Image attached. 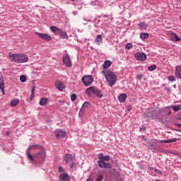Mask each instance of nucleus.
Wrapping results in <instances>:
<instances>
[{"label": "nucleus", "mask_w": 181, "mask_h": 181, "mask_svg": "<svg viewBox=\"0 0 181 181\" xmlns=\"http://www.w3.org/2000/svg\"><path fill=\"white\" fill-rule=\"evenodd\" d=\"M90 105H91V103L88 101H86L83 104L81 108H83V110H86V108H88V107H90Z\"/></svg>", "instance_id": "nucleus-29"}, {"label": "nucleus", "mask_w": 181, "mask_h": 181, "mask_svg": "<svg viewBox=\"0 0 181 181\" xmlns=\"http://www.w3.org/2000/svg\"><path fill=\"white\" fill-rule=\"evenodd\" d=\"M111 159L110 156H104L103 153L99 154V160L98 161V166L103 169H110L111 164L107 163L105 162H108Z\"/></svg>", "instance_id": "nucleus-3"}, {"label": "nucleus", "mask_w": 181, "mask_h": 181, "mask_svg": "<svg viewBox=\"0 0 181 181\" xmlns=\"http://www.w3.org/2000/svg\"><path fill=\"white\" fill-rule=\"evenodd\" d=\"M11 107H16L18 104H19V99H14L11 101Z\"/></svg>", "instance_id": "nucleus-26"}, {"label": "nucleus", "mask_w": 181, "mask_h": 181, "mask_svg": "<svg viewBox=\"0 0 181 181\" xmlns=\"http://www.w3.org/2000/svg\"><path fill=\"white\" fill-rule=\"evenodd\" d=\"M111 61H105L103 64V69H105V70H107V69H110V67H111Z\"/></svg>", "instance_id": "nucleus-23"}, {"label": "nucleus", "mask_w": 181, "mask_h": 181, "mask_svg": "<svg viewBox=\"0 0 181 181\" xmlns=\"http://www.w3.org/2000/svg\"><path fill=\"white\" fill-rule=\"evenodd\" d=\"M118 100L120 103H125V100H127V94H120L118 97Z\"/></svg>", "instance_id": "nucleus-21"}, {"label": "nucleus", "mask_w": 181, "mask_h": 181, "mask_svg": "<svg viewBox=\"0 0 181 181\" xmlns=\"http://www.w3.org/2000/svg\"><path fill=\"white\" fill-rule=\"evenodd\" d=\"M134 57L136 60L145 62V60H146V54L144 52H136L134 54Z\"/></svg>", "instance_id": "nucleus-10"}, {"label": "nucleus", "mask_w": 181, "mask_h": 181, "mask_svg": "<svg viewBox=\"0 0 181 181\" xmlns=\"http://www.w3.org/2000/svg\"><path fill=\"white\" fill-rule=\"evenodd\" d=\"M148 37H149V34L146 33H143L140 34V38L142 39V40H144V39H148Z\"/></svg>", "instance_id": "nucleus-28"}, {"label": "nucleus", "mask_w": 181, "mask_h": 181, "mask_svg": "<svg viewBox=\"0 0 181 181\" xmlns=\"http://www.w3.org/2000/svg\"><path fill=\"white\" fill-rule=\"evenodd\" d=\"M177 127H179L180 128H181V124H177Z\"/></svg>", "instance_id": "nucleus-47"}, {"label": "nucleus", "mask_w": 181, "mask_h": 181, "mask_svg": "<svg viewBox=\"0 0 181 181\" xmlns=\"http://www.w3.org/2000/svg\"><path fill=\"white\" fill-rule=\"evenodd\" d=\"M86 94H87L90 98H95V87L91 86L86 90Z\"/></svg>", "instance_id": "nucleus-9"}, {"label": "nucleus", "mask_w": 181, "mask_h": 181, "mask_svg": "<svg viewBox=\"0 0 181 181\" xmlns=\"http://www.w3.org/2000/svg\"><path fill=\"white\" fill-rule=\"evenodd\" d=\"M175 74L177 78H181V65L175 67Z\"/></svg>", "instance_id": "nucleus-14"}, {"label": "nucleus", "mask_w": 181, "mask_h": 181, "mask_svg": "<svg viewBox=\"0 0 181 181\" xmlns=\"http://www.w3.org/2000/svg\"><path fill=\"white\" fill-rule=\"evenodd\" d=\"M178 119H181V117H179Z\"/></svg>", "instance_id": "nucleus-49"}, {"label": "nucleus", "mask_w": 181, "mask_h": 181, "mask_svg": "<svg viewBox=\"0 0 181 181\" xmlns=\"http://www.w3.org/2000/svg\"><path fill=\"white\" fill-rule=\"evenodd\" d=\"M102 74L104 75L110 87H112L113 86H115V83H117V77L115 74V72L111 71V70H103L102 71Z\"/></svg>", "instance_id": "nucleus-1"}, {"label": "nucleus", "mask_w": 181, "mask_h": 181, "mask_svg": "<svg viewBox=\"0 0 181 181\" xmlns=\"http://www.w3.org/2000/svg\"><path fill=\"white\" fill-rule=\"evenodd\" d=\"M103 179H104V176L103 175H100L95 181H103Z\"/></svg>", "instance_id": "nucleus-39"}, {"label": "nucleus", "mask_w": 181, "mask_h": 181, "mask_svg": "<svg viewBox=\"0 0 181 181\" xmlns=\"http://www.w3.org/2000/svg\"><path fill=\"white\" fill-rule=\"evenodd\" d=\"M133 46L132 44L131 43H127L125 45V49H127V50H130V49H132Z\"/></svg>", "instance_id": "nucleus-34"}, {"label": "nucleus", "mask_w": 181, "mask_h": 181, "mask_svg": "<svg viewBox=\"0 0 181 181\" xmlns=\"http://www.w3.org/2000/svg\"><path fill=\"white\" fill-rule=\"evenodd\" d=\"M62 62L66 67H71V60L70 59V56H69V54H66L64 55Z\"/></svg>", "instance_id": "nucleus-11"}, {"label": "nucleus", "mask_w": 181, "mask_h": 181, "mask_svg": "<svg viewBox=\"0 0 181 181\" xmlns=\"http://www.w3.org/2000/svg\"><path fill=\"white\" fill-rule=\"evenodd\" d=\"M82 81L84 86H88L93 84V81H94V78H93V76L91 75H86L82 78Z\"/></svg>", "instance_id": "nucleus-6"}, {"label": "nucleus", "mask_w": 181, "mask_h": 181, "mask_svg": "<svg viewBox=\"0 0 181 181\" xmlns=\"http://www.w3.org/2000/svg\"><path fill=\"white\" fill-rule=\"evenodd\" d=\"M8 57L14 63H26L29 60V57L23 54H12L10 52Z\"/></svg>", "instance_id": "nucleus-2"}, {"label": "nucleus", "mask_w": 181, "mask_h": 181, "mask_svg": "<svg viewBox=\"0 0 181 181\" xmlns=\"http://www.w3.org/2000/svg\"><path fill=\"white\" fill-rule=\"evenodd\" d=\"M131 110H132V106H127V111H131Z\"/></svg>", "instance_id": "nucleus-44"}, {"label": "nucleus", "mask_w": 181, "mask_h": 181, "mask_svg": "<svg viewBox=\"0 0 181 181\" xmlns=\"http://www.w3.org/2000/svg\"><path fill=\"white\" fill-rule=\"evenodd\" d=\"M52 32H53V33H54L55 35H60V32L62 30V29L56 27V26H51L50 28Z\"/></svg>", "instance_id": "nucleus-18"}, {"label": "nucleus", "mask_w": 181, "mask_h": 181, "mask_svg": "<svg viewBox=\"0 0 181 181\" xmlns=\"http://www.w3.org/2000/svg\"><path fill=\"white\" fill-rule=\"evenodd\" d=\"M55 136L57 139H62L66 136V132L62 129H57L55 131Z\"/></svg>", "instance_id": "nucleus-12"}, {"label": "nucleus", "mask_w": 181, "mask_h": 181, "mask_svg": "<svg viewBox=\"0 0 181 181\" xmlns=\"http://www.w3.org/2000/svg\"><path fill=\"white\" fill-rule=\"evenodd\" d=\"M58 171L59 172V173H62V172H64V169L63 168V167L59 166Z\"/></svg>", "instance_id": "nucleus-41"}, {"label": "nucleus", "mask_w": 181, "mask_h": 181, "mask_svg": "<svg viewBox=\"0 0 181 181\" xmlns=\"http://www.w3.org/2000/svg\"><path fill=\"white\" fill-rule=\"evenodd\" d=\"M40 147H42V146L39 144L31 145L28 147L27 155L30 160H32V162H34V163L35 162V158H33V156L30 154V151H33L35 149H40Z\"/></svg>", "instance_id": "nucleus-5"}, {"label": "nucleus", "mask_w": 181, "mask_h": 181, "mask_svg": "<svg viewBox=\"0 0 181 181\" xmlns=\"http://www.w3.org/2000/svg\"><path fill=\"white\" fill-rule=\"evenodd\" d=\"M1 90L3 95H5V90H4V83L1 84Z\"/></svg>", "instance_id": "nucleus-38"}, {"label": "nucleus", "mask_w": 181, "mask_h": 181, "mask_svg": "<svg viewBox=\"0 0 181 181\" xmlns=\"http://www.w3.org/2000/svg\"><path fill=\"white\" fill-rule=\"evenodd\" d=\"M170 40L173 42H180L181 38L176 33H171Z\"/></svg>", "instance_id": "nucleus-16"}, {"label": "nucleus", "mask_w": 181, "mask_h": 181, "mask_svg": "<svg viewBox=\"0 0 181 181\" xmlns=\"http://www.w3.org/2000/svg\"><path fill=\"white\" fill-rule=\"evenodd\" d=\"M59 35H61L62 39H69V35H67V33H66V31L61 30V31H59Z\"/></svg>", "instance_id": "nucleus-25"}, {"label": "nucleus", "mask_w": 181, "mask_h": 181, "mask_svg": "<svg viewBox=\"0 0 181 181\" xmlns=\"http://www.w3.org/2000/svg\"><path fill=\"white\" fill-rule=\"evenodd\" d=\"M55 87L59 91H63L64 90V83L63 81L57 80L55 81Z\"/></svg>", "instance_id": "nucleus-13"}, {"label": "nucleus", "mask_w": 181, "mask_h": 181, "mask_svg": "<svg viewBox=\"0 0 181 181\" xmlns=\"http://www.w3.org/2000/svg\"><path fill=\"white\" fill-rule=\"evenodd\" d=\"M49 103V99L47 98H42L40 101V105L44 106Z\"/></svg>", "instance_id": "nucleus-24"}, {"label": "nucleus", "mask_w": 181, "mask_h": 181, "mask_svg": "<svg viewBox=\"0 0 181 181\" xmlns=\"http://www.w3.org/2000/svg\"><path fill=\"white\" fill-rule=\"evenodd\" d=\"M95 42L97 45H100V43H103V36L101 35H98Z\"/></svg>", "instance_id": "nucleus-22"}, {"label": "nucleus", "mask_w": 181, "mask_h": 181, "mask_svg": "<svg viewBox=\"0 0 181 181\" xmlns=\"http://www.w3.org/2000/svg\"><path fill=\"white\" fill-rule=\"evenodd\" d=\"M143 139H144V136H143Z\"/></svg>", "instance_id": "nucleus-51"}, {"label": "nucleus", "mask_w": 181, "mask_h": 181, "mask_svg": "<svg viewBox=\"0 0 181 181\" xmlns=\"http://www.w3.org/2000/svg\"><path fill=\"white\" fill-rule=\"evenodd\" d=\"M148 169H149L150 170H155V168H152V167H148Z\"/></svg>", "instance_id": "nucleus-46"}, {"label": "nucleus", "mask_w": 181, "mask_h": 181, "mask_svg": "<svg viewBox=\"0 0 181 181\" xmlns=\"http://www.w3.org/2000/svg\"><path fill=\"white\" fill-rule=\"evenodd\" d=\"M154 172L156 173H158V175H162V171H160V170H158L156 168H154Z\"/></svg>", "instance_id": "nucleus-40"}, {"label": "nucleus", "mask_w": 181, "mask_h": 181, "mask_svg": "<svg viewBox=\"0 0 181 181\" xmlns=\"http://www.w3.org/2000/svg\"><path fill=\"white\" fill-rule=\"evenodd\" d=\"M40 151L38 153H36L33 155L34 158H37V159H45L46 158V153L45 152V148L40 147Z\"/></svg>", "instance_id": "nucleus-7"}, {"label": "nucleus", "mask_w": 181, "mask_h": 181, "mask_svg": "<svg viewBox=\"0 0 181 181\" xmlns=\"http://www.w3.org/2000/svg\"><path fill=\"white\" fill-rule=\"evenodd\" d=\"M168 91H169V89H168Z\"/></svg>", "instance_id": "nucleus-50"}, {"label": "nucleus", "mask_w": 181, "mask_h": 181, "mask_svg": "<svg viewBox=\"0 0 181 181\" xmlns=\"http://www.w3.org/2000/svg\"><path fill=\"white\" fill-rule=\"evenodd\" d=\"M91 177V176H90L86 181H90V178Z\"/></svg>", "instance_id": "nucleus-48"}, {"label": "nucleus", "mask_w": 181, "mask_h": 181, "mask_svg": "<svg viewBox=\"0 0 181 181\" xmlns=\"http://www.w3.org/2000/svg\"><path fill=\"white\" fill-rule=\"evenodd\" d=\"M95 95H96V97H98V98H103V90L95 88Z\"/></svg>", "instance_id": "nucleus-19"}, {"label": "nucleus", "mask_w": 181, "mask_h": 181, "mask_svg": "<svg viewBox=\"0 0 181 181\" xmlns=\"http://www.w3.org/2000/svg\"><path fill=\"white\" fill-rule=\"evenodd\" d=\"M60 181H70V176L68 174H62L59 175Z\"/></svg>", "instance_id": "nucleus-17"}, {"label": "nucleus", "mask_w": 181, "mask_h": 181, "mask_svg": "<svg viewBox=\"0 0 181 181\" xmlns=\"http://www.w3.org/2000/svg\"><path fill=\"white\" fill-rule=\"evenodd\" d=\"M58 102H59L60 104H64V100H59Z\"/></svg>", "instance_id": "nucleus-45"}, {"label": "nucleus", "mask_w": 181, "mask_h": 181, "mask_svg": "<svg viewBox=\"0 0 181 181\" xmlns=\"http://www.w3.org/2000/svg\"><path fill=\"white\" fill-rule=\"evenodd\" d=\"M144 77V74H139L137 75L136 76V79L137 80H139V81H141V80H142V78Z\"/></svg>", "instance_id": "nucleus-37"}, {"label": "nucleus", "mask_w": 181, "mask_h": 181, "mask_svg": "<svg viewBox=\"0 0 181 181\" xmlns=\"http://www.w3.org/2000/svg\"><path fill=\"white\" fill-rule=\"evenodd\" d=\"M153 112H149L147 111L144 113V118H146V119H147V121H149V119H153Z\"/></svg>", "instance_id": "nucleus-15"}, {"label": "nucleus", "mask_w": 181, "mask_h": 181, "mask_svg": "<svg viewBox=\"0 0 181 181\" xmlns=\"http://www.w3.org/2000/svg\"><path fill=\"white\" fill-rule=\"evenodd\" d=\"M168 78L169 81H176V78L174 76H170Z\"/></svg>", "instance_id": "nucleus-35"}, {"label": "nucleus", "mask_w": 181, "mask_h": 181, "mask_svg": "<svg viewBox=\"0 0 181 181\" xmlns=\"http://www.w3.org/2000/svg\"><path fill=\"white\" fill-rule=\"evenodd\" d=\"M34 98H35V93H31L30 99L33 100Z\"/></svg>", "instance_id": "nucleus-43"}, {"label": "nucleus", "mask_w": 181, "mask_h": 181, "mask_svg": "<svg viewBox=\"0 0 181 181\" xmlns=\"http://www.w3.org/2000/svg\"><path fill=\"white\" fill-rule=\"evenodd\" d=\"M84 112H86V110L83 108H81L78 113L79 118H83V117H84Z\"/></svg>", "instance_id": "nucleus-31"}, {"label": "nucleus", "mask_w": 181, "mask_h": 181, "mask_svg": "<svg viewBox=\"0 0 181 181\" xmlns=\"http://www.w3.org/2000/svg\"><path fill=\"white\" fill-rule=\"evenodd\" d=\"M75 159L76 157H74V156H73L72 154L65 155V163H67V165H69L71 169H73V168L76 166V163H74Z\"/></svg>", "instance_id": "nucleus-4"}, {"label": "nucleus", "mask_w": 181, "mask_h": 181, "mask_svg": "<svg viewBox=\"0 0 181 181\" xmlns=\"http://www.w3.org/2000/svg\"><path fill=\"white\" fill-rule=\"evenodd\" d=\"M35 35H37V36H38L40 39H42V40H47V42H50V40H52V36L49 35L48 34L35 32Z\"/></svg>", "instance_id": "nucleus-8"}, {"label": "nucleus", "mask_w": 181, "mask_h": 181, "mask_svg": "<svg viewBox=\"0 0 181 181\" xmlns=\"http://www.w3.org/2000/svg\"><path fill=\"white\" fill-rule=\"evenodd\" d=\"M171 108H173L175 112H177V111H180L181 110V105H172Z\"/></svg>", "instance_id": "nucleus-27"}, {"label": "nucleus", "mask_w": 181, "mask_h": 181, "mask_svg": "<svg viewBox=\"0 0 181 181\" xmlns=\"http://www.w3.org/2000/svg\"><path fill=\"white\" fill-rule=\"evenodd\" d=\"M148 71H153L154 70H156V65H151L148 66Z\"/></svg>", "instance_id": "nucleus-32"}, {"label": "nucleus", "mask_w": 181, "mask_h": 181, "mask_svg": "<svg viewBox=\"0 0 181 181\" xmlns=\"http://www.w3.org/2000/svg\"><path fill=\"white\" fill-rule=\"evenodd\" d=\"M20 81H21V83H25V81H26V76H25V75L21 76Z\"/></svg>", "instance_id": "nucleus-33"}, {"label": "nucleus", "mask_w": 181, "mask_h": 181, "mask_svg": "<svg viewBox=\"0 0 181 181\" xmlns=\"http://www.w3.org/2000/svg\"><path fill=\"white\" fill-rule=\"evenodd\" d=\"M139 28L141 30H144L148 28V25H146L145 23H141L139 24Z\"/></svg>", "instance_id": "nucleus-30"}, {"label": "nucleus", "mask_w": 181, "mask_h": 181, "mask_svg": "<svg viewBox=\"0 0 181 181\" xmlns=\"http://www.w3.org/2000/svg\"><path fill=\"white\" fill-rule=\"evenodd\" d=\"M71 101H76V100H77V95L76 94H72L71 96Z\"/></svg>", "instance_id": "nucleus-36"}, {"label": "nucleus", "mask_w": 181, "mask_h": 181, "mask_svg": "<svg viewBox=\"0 0 181 181\" xmlns=\"http://www.w3.org/2000/svg\"><path fill=\"white\" fill-rule=\"evenodd\" d=\"M35 86H33L31 89V94H35Z\"/></svg>", "instance_id": "nucleus-42"}, {"label": "nucleus", "mask_w": 181, "mask_h": 181, "mask_svg": "<svg viewBox=\"0 0 181 181\" xmlns=\"http://www.w3.org/2000/svg\"><path fill=\"white\" fill-rule=\"evenodd\" d=\"M177 141V139L174 138V139H170L168 140H160V142L161 144H170L172 142H176Z\"/></svg>", "instance_id": "nucleus-20"}]
</instances>
